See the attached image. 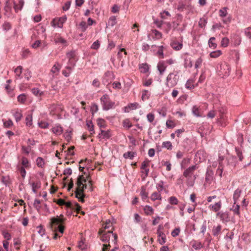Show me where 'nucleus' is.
<instances>
[{
  "label": "nucleus",
  "instance_id": "1",
  "mask_svg": "<svg viewBox=\"0 0 251 251\" xmlns=\"http://www.w3.org/2000/svg\"><path fill=\"white\" fill-rule=\"evenodd\" d=\"M99 235L100 236V240L104 242H109L110 238L112 237L111 242L116 244L117 243V236L116 234H114L112 230L107 232H104L101 229L99 232Z\"/></svg>",
  "mask_w": 251,
  "mask_h": 251
},
{
  "label": "nucleus",
  "instance_id": "2",
  "mask_svg": "<svg viewBox=\"0 0 251 251\" xmlns=\"http://www.w3.org/2000/svg\"><path fill=\"white\" fill-rule=\"evenodd\" d=\"M179 79L177 72L171 73L167 76L166 85L169 88H173L176 85Z\"/></svg>",
  "mask_w": 251,
  "mask_h": 251
},
{
  "label": "nucleus",
  "instance_id": "3",
  "mask_svg": "<svg viewBox=\"0 0 251 251\" xmlns=\"http://www.w3.org/2000/svg\"><path fill=\"white\" fill-rule=\"evenodd\" d=\"M63 222V219L58 217L51 218V224L53 226V228L54 232H56L58 231L61 234L63 233L64 227L61 225Z\"/></svg>",
  "mask_w": 251,
  "mask_h": 251
},
{
  "label": "nucleus",
  "instance_id": "4",
  "mask_svg": "<svg viewBox=\"0 0 251 251\" xmlns=\"http://www.w3.org/2000/svg\"><path fill=\"white\" fill-rule=\"evenodd\" d=\"M102 109L104 110H108L113 108L114 102L111 101L107 95H103L100 99Z\"/></svg>",
  "mask_w": 251,
  "mask_h": 251
},
{
  "label": "nucleus",
  "instance_id": "5",
  "mask_svg": "<svg viewBox=\"0 0 251 251\" xmlns=\"http://www.w3.org/2000/svg\"><path fill=\"white\" fill-rule=\"evenodd\" d=\"M216 216L219 217L220 220L224 223H226L230 221V214L228 211H220L216 214Z\"/></svg>",
  "mask_w": 251,
  "mask_h": 251
},
{
  "label": "nucleus",
  "instance_id": "6",
  "mask_svg": "<svg viewBox=\"0 0 251 251\" xmlns=\"http://www.w3.org/2000/svg\"><path fill=\"white\" fill-rule=\"evenodd\" d=\"M67 20V17L64 15L61 17L54 18L52 20L53 25L56 26L59 28H62L63 24L66 22Z\"/></svg>",
  "mask_w": 251,
  "mask_h": 251
},
{
  "label": "nucleus",
  "instance_id": "7",
  "mask_svg": "<svg viewBox=\"0 0 251 251\" xmlns=\"http://www.w3.org/2000/svg\"><path fill=\"white\" fill-rule=\"evenodd\" d=\"M161 226H159L157 230V234L158 236V242L160 245H163L166 242V235L163 232L160 230Z\"/></svg>",
  "mask_w": 251,
  "mask_h": 251
},
{
  "label": "nucleus",
  "instance_id": "8",
  "mask_svg": "<svg viewBox=\"0 0 251 251\" xmlns=\"http://www.w3.org/2000/svg\"><path fill=\"white\" fill-rule=\"evenodd\" d=\"M64 205L68 208L76 210L78 212L80 209V206L76 202H71L70 201H65Z\"/></svg>",
  "mask_w": 251,
  "mask_h": 251
},
{
  "label": "nucleus",
  "instance_id": "9",
  "mask_svg": "<svg viewBox=\"0 0 251 251\" xmlns=\"http://www.w3.org/2000/svg\"><path fill=\"white\" fill-rule=\"evenodd\" d=\"M86 184H83L81 186V188H80L78 189V191H76L75 192V198H77L79 201L81 202H84V200L83 198V191L86 188Z\"/></svg>",
  "mask_w": 251,
  "mask_h": 251
},
{
  "label": "nucleus",
  "instance_id": "10",
  "mask_svg": "<svg viewBox=\"0 0 251 251\" xmlns=\"http://www.w3.org/2000/svg\"><path fill=\"white\" fill-rule=\"evenodd\" d=\"M196 165H193L185 170L183 173V176L185 177L192 176L194 172L197 169Z\"/></svg>",
  "mask_w": 251,
  "mask_h": 251
},
{
  "label": "nucleus",
  "instance_id": "11",
  "mask_svg": "<svg viewBox=\"0 0 251 251\" xmlns=\"http://www.w3.org/2000/svg\"><path fill=\"white\" fill-rule=\"evenodd\" d=\"M13 5L14 6V1L12 0H7L5 1L4 10L7 14H10L12 10Z\"/></svg>",
  "mask_w": 251,
  "mask_h": 251
},
{
  "label": "nucleus",
  "instance_id": "12",
  "mask_svg": "<svg viewBox=\"0 0 251 251\" xmlns=\"http://www.w3.org/2000/svg\"><path fill=\"white\" fill-rule=\"evenodd\" d=\"M54 41L56 44L61 45L64 47H66L68 45L67 41L60 36L54 37Z\"/></svg>",
  "mask_w": 251,
  "mask_h": 251
},
{
  "label": "nucleus",
  "instance_id": "13",
  "mask_svg": "<svg viewBox=\"0 0 251 251\" xmlns=\"http://www.w3.org/2000/svg\"><path fill=\"white\" fill-rule=\"evenodd\" d=\"M222 207V202L221 201H219L215 203L214 204H210L209 206V208L215 212H218L220 210Z\"/></svg>",
  "mask_w": 251,
  "mask_h": 251
},
{
  "label": "nucleus",
  "instance_id": "14",
  "mask_svg": "<svg viewBox=\"0 0 251 251\" xmlns=\"http://www.w3.org/2000/svg\"><path fill=\"white\" fill-rule=\"evenodd\" d=\"M111 137V134L109 130H100V133L98 135L99 138L108 139Z\"/></svg>",
  "mask_w": 251,
  "mask_h": 251
},
{
  "label": "nucleus",
  "instance_id": "15",
  "mask_svg": "<svg viewBox=\"0 0 251 251\" xmlns=\"http://www.w3.org/2000/svg\"><path fill=\"white\" fill-rule=\"evenodd\" d=\"M170 45L174 50L177 51L180 50L183 47V44L177 41H172Z\"/></svg>",
  "mask_w": 251,
  "mask_h": 251
},
{
  "label": "nucleus",
  "instance_id": "16",
  "mask_svg": "<svg viewBox=\"0 0 251 251\" xmlns=\"http://www.w3.org/2000/svg\"><path fill=\"white\" fill-rule=\"evenodd\" d=\"M167 67V65L165 61H162L159 62L157 64V69L160 75H162L164 73Z\"/></svg>",
  "mask_w": 251,
  "mask_h": 251
},
{
  "label": "nucleus",
  "instance_id": "17",
  "mask_svg": "<svg viewBox=\"0 0 251 251\" xmlns=\"http://www.w3.org/2000/svg\"><path fill=\"white\" fill-rule=\"evenodd\" d=\"M113 78V75L111 72L107 71L105 73L104 76L103 78V83L106 84V83H109L110 80Z\"/></svg>",
  "mask_w": 251,
  "mask_h": 251
},
{
  "label": "nucleus",
  "instance_id": "18",
  "mask_svg": "<svg viewBox=\"0 0 251 251\" xmlns=\"http://www.w3.org/2000/svg\"><path fill=\"white\" fill-rule=\"evenodd\" d=\"M51 131L56 135L61 134L63 131V128L59 125H55L51 128Z\"/></svg>",
  "mask_w": 251,
  "mask_h": 251
},
{
  "label": "nucleus",
  "instance_id": "19",
  "mask_svg": "<svg viewBox=\"0 0 251 251\" xmlns=\"http://www.w3.org/2000/svg\"><path fill=\"white\" fill-rule=\"evenodd\" d=\"M139 69L141 73L145 74L149 72L150 69V66L146 63H142L139 64Z\"/></svg>",
  "mask_w": 251,
  "mask_h": 251
},
{
  "label": "nucleus",
  "instance_id": "20",
  "mask_svg": "<svg viewBox=\"0 0 251 251\" xmlns=\"http://www.w3.org/2000/svg\"><path fill=\"white\" fill-rule=\"evenodd\" d=\"M22 70L23 67L21 66H18L14 69V71L15 74V78L16 79L22 78L21 74L22 73Z\"/></svg>",
  "mask_w": 251,
  "mask_h": 251
},
{
  "label": "nucleus",
  "instance_id": "21",
  "mask_svg": "<svg viewBox=\"0 0 251 251\" xmlns=\"http://www.w3.org/2000/svg\"><path fill=\"white\" fill-rule=\"evenodd\" d=\"M24 4L23 0H19L18 3L16 4L14 2V9L16 12H18L19 10H21Z\"/></svg>",
  "mask_w": 251,
  "mask_h": 251
},
{
  "label": "nucleus",
  "instance_id": "22",
  "mask_svg": "<svg viewBox=\"0 0 251 251\" xmlns=\"http://www.w3.org/2000/svg\"><path fill=\"white\" fill-rule=\"evenodd\" d=\"M242 193V190L239 189H237L235 190L234 192L233 196V199L234 201V203L236 204L240 198L241 194Z\"/></svg>",
  "mask_w": 251,
  "mask_h": 251
},
{
  "label": "nucleus",
  "instance_id": "23",
  "mask_svg": "<svg viewBox=\"0 0 251 251\" xmlns=\"http://www.w3.org/2000/svg\"><path fill=\"white\" fill-rule=\"evenodd\" d=\"M191 244H192V247L195 250H200V249H201L203 248V245L201 244V243L200 242L196 241V240H193L191 242Z\"/></svg>",
  "mask_w": 251,
  "mask_h": 251
},
{
  "label": "nucleus",
  "instance_id": "24",
  "mask_svg": "<svg viewBox=\"0 0 251 251\" xmlns=\"http://www.w3.org/2000/svg\"><path fill=\"white\" fill-rule=\"evenodd\" d=\"M86 182V180L84 178L83 176H79L77 180V185L78 186V188H77L76 191H78V189L80 188H81V186L83 184V183Z\"/></svg>",
  "mask_w": 251,
  "mask_h": 251
},
{
  "label": "nucleus",
  "instance_id": "25",
  "mask_svg": "<svg viewBox=\"0 0 251 251\" xmlns=\"http://www.w3.org/2000/svg\"><path fill=\"white\" fill-rule=\"evenodd\" d=\"M139 107V104L137 103H131L128 104V106L125 107V112H129L130 110H134Z\"/></svg>",
  "mask_w": 251,
  "mask_h": 251
},
{
  "label": "nucleus",
  "instance_id": "26",
  "mask_svg": "<svg viewBox=\"0 0 251 251\" xmlns=\"http://www.w3.org/2000/svg\"><path fill=\"white\" fill-rule=\"evenodd\" d=\"M213 173L211 170H207L206 173L205 181L207 183H210L213 179Z\"/></svg>",
  "mask_w": 251,
  "mask_h": 251
},
{
  "label": "nucleus",
  "instance_id": "27",
  "mask_svg": "<svg viewBox=\"0 0 251 251\" xmlns=\"http://www.w3.org/2000/svg\"><path fill=\"white\" fill-rule=\"evenodd\" d=\"M221 229L222 226L221 225H218L216 226H213L212 230L213 235L214 236H217L220 233Z\"/></svg>",
  "mask_w": 251,
  "mask_h": 251
},
{
  "label": "nucleus",
  "instance_id": "28",
  "mask_svg": "<svg viewBox=\"0 0 251 251\" xmlns=\"http://www.w3.org/2000/svg\"><path fill=\"white\" fill-rule=\"evenodd\" d=\"M187 178V181L186 183L188 186H193L194 185L195 179L196 178V177L195 176H188V177H185Z\"/></svg>",
  "mask_w": 251,
  "mask_h": 251
},
{
  "label": "nucleus",
  "instance_id": "29",
  "mask_svg": "<svg viewBox=\"0 0 251 251\" xmlns=\"http://www.w3.org/2000/svg\"><path fill=\"white\" fill-rule=\"evenodd\" d=\"M136 155V153L133 151H127L125 152L123 154V157L125 159L129 158L131 160L133 159L135 156Z\"/></svg>",
  "mask_w": 251,
  "mask_h": 251
},
{
  "label": "nucleus",
  "instance_id": "30",
  "mask_svg": "<svg viewBox=\"0 0 251 251\" xmlns=\"http://www.w3.org/2000/svg\"><path fill=\"white\" fill-rule=\"evenodd\" d=\"M220 112L221 113V115H220V118L217 119V123L221 126H224L226 125L225 122L224 116L223 115V114L224 113V109L223 110V111H222V110H220Z\"/></svg>",
  "mask_w": 251,
  "mask_h": 251
},
{
  "label": "nucleus",
  "instance_id": "31",
  "mask_svg": "<svg viewBox=\"0 0 251 251\" xmlns=\"http://www.w3.org/2000/svg\"><path fill=\"white\" fill-rule=\"evenodd\" d=\"M140 195L143 201H145L148 198V193L146 192V188L144 186L141 187Z\"/></svg>",
  "mask_w": 251,
  "mask_h": 251
},
{
  "label": "nucleus",
  "instance_id": "32",
  "mask_svg": "<svg viewBox=\"0 0 251 251\" xmlns=\"http://www.w3.org/2000/svg\"><path fill=\"white\" fill-rule=\"evenodd\" d=\"M240 206L239 204H234L232 206V208L230 209V210H232L234 212V214L240 216Z\"/></svg>",
  "mask_w": 251,
  "mask_h": 251
},
{
  "label": "nucleus",
  "instance_id": "33",
  "mask_svg": "<svg viewBox=\"0 0 251 251\" xmlns=\"http://www.w3.org/2000/svg\"><path fill=\"white\" fill-rule=\"evenodd\" d=\"M207 23V18L203 17L200 19L199 22V26L201 28H204Z\"/></svg>",
  "mask_w": 251,
  "mask_h": 251
},
{
  "label": "nucleus",
  "instance_id": "34",
  "mask_svg": "<svg viewBox=\"0 0 251 251\" xmlns=\"http://www.w3.org/2000/svg\"><path fill=\"white\" fill-rule=\"evenodd\" d=\"M151 199L152 201H154L156 200H161L162 199L161 194H160V192L158 191V192H153L151 196Z\"/></svg>",
  "mask_w": 251,
  "mask_h": 251
},
{
  "label": "nucleus",
  "instance_id": "35",
  "mask_svg": "<svg viewBox=\"0 0 251 251\" xmlns=\"http://www.w3.org/2000/svg\"><path fill=\"white\" fill-rule=\"evenodd\" d=\"M26 96L25 94H20L17 97L18 102L22 104L25 103L26 100Z\"/></svg>",
  "mask_w": 251,
  "mask_h": 251
},
{
  "label": "nucleus",
  "instance_id": "36",
  "mask_svg": "<svg viewBox=\"0 0 251 251\" xmlns=\"http://www.w3.org/2000/svg\"><path fill=\"white\" fill-rule=\"evenodd\" d=\"M13 116L17 122L20 121L21 120L22 117H23V115L21 113V111L18 110L15 111V112L13 114Z\"/></svg>",
  "mask_w": 251,
  "mask_h": 251
},
{
  "label": "nucleus",
  "instance_id": "37",
  "mask_svg": "<svg viewBox=\"0 0 251 251\" xmlns=\"http://www.w3.org/2000/svg\"><path fill=\"white\" fill-rule=\"evenodd\" d=\"M151 95L150 92L148 90H144L142 92V100L145 101L149 99Z\"/></svg>",
  "mask_w": 251,
  "mask_h": 251
},
{
  "label": "nucleus",
  "instance_id": "38",
  "mask_svg": "<svg viewBox=\"0 0 251 251\" xmlns=\"http://www.w3.org/2000/svg\"><path fill=\"white\" fill-rule=\"evenodd\" d=\"M234 233L231 232L230 233H227L225 236V239L227 241L228 244L231 243V241L234 237Z\"/></svg>",
  "mask_w": 251,
  "mask_h": 251
},
{
  "label": "nucleus",
  "instance_id": "39",
  "mask_svg": "<svg viewBox=\"0 0 251 251\" xmlns=\"http://www.w3.org/2000/svg\"><path fill=\"white\" fill-rule=\"evenodd\" d=\"M31 186H32V191L34 193H37L36 190L39 189L41 187V183L40 182H36V183L33 182L31 184Z\"/></svg>",
  "mask_w": 251,
  "mask_h": 251
},
{
  "label": "nucleus",
  "instance_id": "40",
  "mask_svg": "<svg viewBox=\"0 0 251 251\" xmlns=\"http://www.w3.org/2000/svg\"><path fill=\"white\" fill-rule=\"evenodd\" d=\"M144 210L147 215H151L153 212V208L149 205H146L144 208Z\"/></svg>",
  "mask_w": 251,
  "mask_h": 251
},
{
  "label": "nucleus",
  "instance_id": "41",
  "mask_svg": "<svg viewBox=\"0 0 251 251\" xmlns=\"http://www.w3.org/2000/svg\"><path fill=\"white\" fill-rule=\"evenodd\" d=\"M36 164L38 167H40V168H43L44 166L45 162H44V159L42 157H38L36 159Z\"/></svg>",
  "mask_w": 251,
  "mask_h": 251
},
{
  "label": "nucleus",
  "instance_id": "42",
  "mask_svg": "<svg viewBox=\"0 0 251 251\" xmlns=\"http://www.w3.org/2000/svg\"><path fill=\"white\" fill-rule=\"evenodd\" d=\"M97 124L100 128H105L106 126L105 121L102 118L98 119Z\"/></svg>",
  "mask_w": 251,
  "mask_h": 251
},
{
  "label": "nucleus",
  "instance_id": "43",
  "mask_svg": "<svg viewBox=\"0 0 251 251\" xmlns=\"http://www.w3.org/2000/svg\"><path fill=\"white\" fill-rule=\"evenodd\" d=\"M61 68L60 65L58 63H56L51 68V72L53 74H56L57 73L60 69Z\"/></svg>",
  "mask_w": 251,
  "mask_h": 251
},
{
  "label": "nucleus",
  "instance_id": "44",
  "mask_svg": "<svg viewBox=\"0 0 251 251\" xmlns=\"http://www.w3.org/2000/svg\"><path fill=\"white\" fill-rule=\"evenodd\" d=\"M22 164L25 168L29 167L30 166L28 160L25 157H23L22 158Z\"/></svg>",
  "mask_w": 251,
  "mask_h": 251
},
{
  "label": "nucleus",
  "instance_id": "45",
  "mask_svg": "<svg viewBox=\"0 0 251 251\" xmlns=\"http://www.w3.org/2000/svg\"><path fill=\"white\" fill-rule=\"evenodd\" d=\"M222 52L220 50L213 51L210 53V56L212 58H217L220 56Z\"/></svg>",
  "mask_w": 251,
  "mask_h": 251
},
{
  "label": "nucleus",
  "instance_id": "46",
  "mask_svg": "<svg viewBox=\"0 0 251 251\" xmlns=\"http://www.w3.org/2000/svg\"><path fill=\"white\" fill-rule=\"evenodd\" d=\"M87 126L88 127V130L91 132V134L95 133L94 125L92 121H88L87 122Z\"/></svg>",
  "mask_w": 251,
  "mask_h": 251
},
{
  "label": "nucleus",
  "instance_id": "47",
  "mask_svg": "<svg viewBox=\"0 0 251 251\" xmlns=\"http://www.w3.org/2000/svg\"><path fill=\"white\" fill-rule=\"evenodd\" d=\"M164 184V181L163 180H160L156 184V187L157 191L159 192H161L163 190Z\"/></svg>",
  "mask_w": 251,
  "mask_h": 251
},
{
  "label": "nucleus",
  "instance_id": "48",
  "mask_svg": "<svg viewBox=\"0 0 251 251\" xmlns=\"http://www.w3.org/2000/svg\"><path fill=\"white\" fill-rule=\"evenodd\" d=\"M116 24V18L115 16H111L108 20V25L109 26H113Z\"/></svg>",
  "mask_w": 251,
  "mask_h": 251
},
{
  "label": "nucleus",
  "instance_id": "49",
  "mask_svg": "<svg viewBox=\"0 0 251 251\" xmlns=\"http://www.w3.org/2000/svg\"><path fill=\"white\" fill-rule=\"evenodd\" d=\"M185 87L188 89H193L195 86L193 84V79H189L187 81L185 84Z\"/></svg>",
  "mask_w": 251,
  "mask_h": 251
},
{
  "label": "nucleus",
  "instance_id": "50",
  "mask_svg": "<svg viewBox=\"0 0 251 251\" xmlns=\"http://www.w3.org/2000/svg\"><path fill=\"white\" fill-rule=\"evenodd\" d=\"M227 8L226 7H224L222 9L219 10V15L221 17H225L226 16Z\"/></svg>",
  "mask_w": 251,
  "mask_h": 251
},
{
  "label": "nucleus",
  "instance_id": "51",
  "mask_svg": "<svg viewBox=\"0 0 251 251\" xmlns=\"http://www.w3.org/2000/svg\"><path fill=\"white\" fill-rule=\"evenodd\" d=\"M215 40V38L214 37L210 38L208 41V45L209 47L213 48V49H215L216 48V44L213 42V41H214Z\"/></svg>",
  "mask_w": 251,
  "mask_h": 251
},
{
  "label": "nucleus",
  "instance_id": "52",
  "mask_svg": "<svg viewBox=\"0 0 251 251\" xmlns=\"http://www.w3.org/2000/svg\"><path fill=\"white\" fill-rule=\"evenodd\" d=\"M162 147L167 149L168 150H172V145L170 141L163 142L162 143Z\"/></svg>",
  "mask_w": 251,
  "mask_h": 251
},
{
  "label": "nucleus",
  "instance_id": "53",
  "mask_svg": "<svg viewBox=\"0 0 251 251\" xmlns=\"http://www.w3.org/2000/svg\"><path fill=\"white\" fill-rule=\"evenodd\" d=\"M79 26L82 32H84L88 27V25L85 21H82L80 22Z\"/></svg>",
  "mask_w": 251,
  "mask_h": 251
},
{
  "label": "nucleus",
  "instance_id": "54",
  "mask_svg": "<svg viewBox=\"0 0 251 251\" xmlns=\"http://www.w3.org/2000/svg\"><path fill=\"white\" fill-rule=\"evenodd\" d=\"M190 159L188 158H184L181 163V169L185 168L186 166L190 163Z\"/></svg>",
  "mask_w": 251,
  "mask_h": 251
},
{
  "label": "nucleus",
  "instance_id": "55",
  "mask_svg": "<svg viewBox=\"0 0 251 251\" xmlns=\"http://www.w3.org/2000/svg\"><path fill=\"white\" fill-rule=\"evenodd\" d=\"M245 35L250 39H251V26L248 27L245 29Z\"/></svg>",
  "mask_w": 251,
  "mask_h": 251
},
{
  "label": "nucleus",
  "instance_id": "56",
  "mask_svg": "<svg viewBox=\"0 0 251 251\" xmlns=\"http://www.w3.org/2000/svg\"><path fill=\"white\" fill-rule=\"evenodd\" d=\"M23 179H24L25 177L26 172L25 171V168L24 167H20L18 169Z\"/></svg>",
  "mask_w": 251,
  "mask_h": 251
},
{
  "label": "nucleus",
  "instance_id": "57",
  "mask_svg": "<svg viewBox=\"0 0 251 251\" xmlns=\"http://www.w3.org/2000/svg\"><path fill=\"white\" fill-rule=\"evenodd\" d=\"M235 151L236 152V154L239 157V159L240 161H242L243 159V156L242 155V152L241 150L238 148H235Z\"/></svg>",
  "mask_w": 251,
  "mask_h": 251
},
{
  "label": "nucleus",
  "instance_id": "58",
  "mask_svg": "<svg viewBox=\"0 0 251 251\" xmlns=\"http://www.w3.org/2000/svg\"><path fill=\"white\" fill-rule=\"evenodd\" d=\"M229 44V39L227 37H224L222 39L221 46L223 47H226Z\"/></svg>",
  "mask_w": 251,
  "mask_h": 251
},
{
  "label": "nucleus",
  "instance_id": "59",
  "mask_svg": "<svg viewBox=\"0 0 251 251\" xmlns=\"http://www.w3.org/2000/svg\"><path fill=\"white\" fill-rule=\"evenodd\" d=\"M192 112L193 114L196 117H201L199 112V109L196 106H194L192 108Z\"/></svg>",
  "mask_w": 251,
  "mask_h": 251
},
{
  "label": "nucleus",
  "instance_id": "60",
  "mask_svg": "<svg viewBox=\"0 0 251 251\" xmlns=\"http://www.w3.org/2000/svg\"><path fill=\"white\" fill-rule=\"evenodd\" d=\"M75 56V50H71L66 53V56L68 59H73Z\"/></svg>",
  "mask_w": 251,
  "mask_h": 251
},
{
  "label": "nucleus",
  "instance_id": "61",
  "mask_svg": "<svg viewBox=\"0 0 251 251\" xmlns=\"http://www.w3.org/2000/svg\"><path fill=\"white\" fill-rule=\"evenodd\" d=\"M26 125L30 126L32 124V117L31 115L27 116L25 118Z\"/></svg>",
  "mask_w": 251,
  "mask_h": 251
},
{
  "label": "nucleus",
  "instance_id": "62",
  "mask_svg": "<svg viewBox=\"0 0 251 251\" xmlns=\"http://www.w3.org/2000/svg\"><path fill=\"white\" fill-rule=\"evenodd\" d=\"M180 229L179 227L175 228L171 232L173 237H175L178 236L180 233Z\"/></svg>",
  "mask_w": 251,
  "mask_h": 251
},
{
  "label": "nucleus",
  "instance_id": "63",
  "mask_svg": "<svg viewBox=\"0 0 251 251\" xmlns=\"http://www.w3.org/2000/svg\"><path fill=\"white\" fill-rule=\"evenodd\" d=\"M98 110V106L97 104L94 103L92 105L91 107V111L93 115L94 114V113H96Z\"/></svg>",
  "mask_w": 251,
  "mask_h": 251
},
{
  "label": "nucleus",
  "instance_id": "64",
  "mask_svg": "<svg viewBox=\"0 0 251 251\" xmlns=\"http://www.w3.org/2000/svg\"><path fill=\"white\" fill-rule=\"evenodd\" d=\"M123 126L125 127H126V128L129 129V128H130V127H132V125L130 123V122L129 121V120L126 119V120H124L123 121Z\"/></svg>",
  "mask_w": 251,
  "mask_h": 251
}]
</instances>
